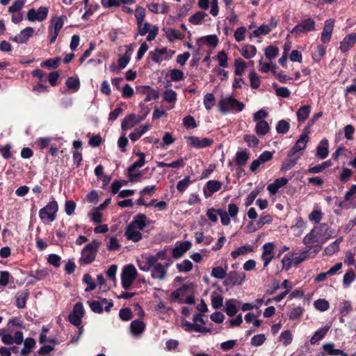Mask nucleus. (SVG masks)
Masks as SVG:
<instances>
[{
    "label": "nucleus",
    "instance_id": "47",
    "mask_svg": "<svg viewBox=\"0 0 356 356\" xmlns=\"http://www.w3.org/2000/svg\"><path fill=\"white\" fill-rule=\"evenodd\" d=\"M303 243L307 246H309L313 243L321 244L318 240H317V236L315 232H314V229L304 237Z\"/></svg>",
    "mask_w": 356,
    "mask_h": 356
},
{
    "label": "nucleus",
    "instance_id": "21",
    "mask_svg": "<svg viewBox=\"0 0 356 356\" xmlns=\"http://www.w3.org/2000/svg\"><path fill=\"white\" fill-rule=\"evenodd\" d=\"M149 224V220L144 214H138L134 218L131 222L129 225L132 227L143 230Z\"/></svg>",
    "mask_w": 356,
    "mask_h": 356
},
{
    "label": "nucleus",
    "instance_id": "12",
    "mask_svg": "<svg viewBox=\"0 0 356 356\" xmlns=\"http://www.w3.org/2000/svg\"><path fill=\"white\" fill-rule=\"evenodd\" d=\"M84 315V309L81 302L75 304L72 312L69 316L70 322L76 326H79Z\"/></svg>",
    "mask_w": 356,
    "mask_h": 356
},
{
    "label": "nucleus",
    "instance_id": "55",
    "mask_svg": "<svg viewBox=\"0 0 356 356\" xmlns=\"http://www.w3.org/2000/svg\"><path fill=\"white\" fill-rule=\"evenodd\" d=\"M166 36L170 42H174L175 40H181L184 35L179 31L171 29L166 33Z\"/></svg>",
    "mask_w": 356,
    "mask_h": 356
},
{
    "label": "nucleus",
    "instance_id": "9",
    "mask_svg": "<svg viewBox=\"0 0 356 356\" xmlns=\"http://www.w3.org/2000/svg\"><path fill=\"white\" fill-rule=\"evenodd\" d=\"M309 132L310 129H309V127H305L302 130V132L300 134L298 140L296 141V144L291 148V149L289 152L288 157H293L299 151L305 149L309 140L308 136Z\"/></svg>",
    "mask_w": 356,
    "mask_h": 356
},
{
    "label": "nucleus",
    "instance_id": "28",
    "mask_svg": "<svg viewBox=\"0 0 356 356\" xmlns=\"http://www.w3.org/2000/svg\"><path fill=\"white\" fill-rule=\"evenodd\" d=\"M211 300L214 309H219L222 306L223 297L220 289H215L211 293Z\"/></svg>",
    "mask_w": 356,
    "mask_h": 356
},
{
    "label": "nucleus",
    "instance_id": "53",
    "mask_svg": "<svg viewBox=\"0 0 356 356\" xmlns=\"http://www.w3.org/2000/svg\"><path fill=\"white\" fill-rule=\"evenodd\" d=\"M325 54V48L323 45H318L316 51L312 54V59L315 63H318Z\"/></svg>",
    "mask_w": 356,
    "mask_h": 356
},
{
    "label": "nucleus",
    "instance_id": "50",
    "mask_svg": "<svg viewBox=\"0 0 356 356\" xmlns=\"http://www.w3.org/2000/svg\"><path fill=\"white\" fill-rule=\"evenodd\" d=\"M67 88L73 91H77L80 87L79 79L77 76L69 77L66 81Z\"/></svg>",
    "mask_w": 356,
    "mask_h": 356
},
{
    "label": "nucleus",
    "instance_id": "31",
    "mask_svg": "<svg viewBox=\"0 0 356 356\" xmlns=\"http://www.w3.org/2000/svg\"><path fill=\"white\" fill-rule=\"evenodd\" d=\"M140 120L134 114L127 115L122 122V129L126 130L139 123Z\"/></svg>",
    "mask_w": 356,
    "mask_h": 356
},
{
    "label": "nucleus",
    "instance_id": "36",
    "mask_svg": "<svg viewBox=\"0 0 356 356\" xmlns=\"http://www.w3.org/2000/svg\"><path fill=\"white\" fill-rule=\"evenodd\" d=\"M270 32V25L263 24L260 26L255 29L250 35V38H258L261 35H265Z\"/></svg>",
    "mask_w": 356,
    "mask_h": 356
},
{
    "label": "nucleus",
    "instance_id": "54",
    "mask_svg": "<svg viewBox=\"0 0 356 356\" xmlns=\"http://www.w3.org/2000/svg\"><path fill=\"white\" fill-rule=\"evenodd\" d=\"M331 165L330 161H326L321 164L315 165L314 167H311L309 168L308 171L310 173H319L323 171L325 168L330 167Z\"/></svg>",
    "mask_w": 356,
    "mask_h": 356
},
{
    "label": "nucleus",
    "instance_id": "1",
    "mask_svg": "<svg viewBox=\"0 0 356 356\" xmlns=\"http://www.w3.org/2000/svg\"><path fill=\"white\" fill-rule=\"evenodd\" d=\"M162 252L156 255H143L141 259L137 260L139 269L144 272H150L151 277L158 282L165 281L168 275L169 263L162 264L159 259L162 258Z\"/></svg>",
    "mask_w": 356,
    "mask_h": 356
},
{
    "label": "nucleus",
    "instance_id": "6",
    "mask_svg": "<svg viewBox=\"0 0 356 356\" xmlns=\"http://www.w3.org/2000/svg\"><path fill=\"white\" fill-rule=\"evenodd\" d=\"M65 19L66 16L65 15L54 17L51 19L49 26V36L51 44L55 42L60 31L63 26Z\"/></svg>",
    "mask_w": 356,
    "mask_h": 356
},
{
    "label": "nucleus",
    "instance_id": "23",
    "mask_svg": "<svg viewBox=\"0 0 356 356\" xmlns=\"http://www.w3.org/2000/svg\"><path fill=\"white\" fill-rule=\"evenodd\" d=\"M23 334L22 332L18 331L15 333L14 336L10 335V334H7L6 335L3 336L2 342L5 344H13L15 343L17 345H19L23 342Z\"/></svg>",
    "mask_w": 356,
    "mask_h": 356
},
{
    "label": "nucleus",
    "instance_id": "57",
    "mask_svg": "<svg viewBox=\"0 0 356 356\" xmlns=\"http://www.w3.org/2000/svg\"><path fill=\"white\" fill-rule=\"evenodd\" d=\"M29 297V293L27 291H24L20 293L16 298V304L17 307L19 309L24 308L26 306V300Z\"/></svg>",
    "mask_w": 356,
    "mask_h": 356
},
{
    "label": "nucleus",
    "instance_id": "15",
    "mask_svg": "<svg viewBox=\"0 0 356 356\" xmlns=\"http://www.w3.org/2000/svg\"><path fill=\"white\" fill-rule=\"evenodd\" d=\"M113 306V302H108L106 299H103L101 301H92L90 302L91 310L98 314L102 313L104 309L106 312H109Z\"/></svg>",
    "mask_w": 356,
    "mask_h": 356
},
{
    "label": "nucleus",
    "instance_id": "34",
    "mask_svg": "<svg viewBox=\"0 0 356 356\" xmlns=\"http://www.w3.org/2000/svg\"><path fill=\"white\" fill-rule=\"evenodd\" d=\"M150 129V125L148 124H144L136 129L132 133L129 134V138L132 141L138 140L145 133Z\"/></svg>",
    "mask_w": 356,
    "mask_h": 356
},
{
    "label": "nucleus",
    "instance_id": "42",
    "mask_svg": "<svg viewBox=\"0 0 356 356\" xmlns=\"http://www.w3.org/2000/svg\"><path fill=\"white\" fill-rule=\"evenodd\" d=\"M343 241V238L340 237L334 241L333 243L327 246L324 252L327 255H332L339 250V245Z\"/></svg>",
    "mask_w": 356,
    "mask_h": 356
},
{
    "label": "nucleus",
    "instance_id": "49",
    "mask_svg": "<svg viewBox=\"0 0 356 356\" xmlns=\"http://www.w3.org/2000/svg\"><path fill=\"white\" fill-rule=\"evenodd\" d=\"M206 16L207 15L204 12L198 11L189 18V22L193 25H197L202 23Z\"/></svg>",
    "mask_w": 356,
    "mask_h": 356
},
{
    "label": "nucleus",
    "instance_id": "24",
    "mask_svg": "<svg viewBox=\"0 0 356 356\" xmlns=\"http://www.w3.org/2000/svg\"><path fill=\"white\" fill-rule=\"evenodd\" d=\"M145 323L140 320H135L130 325L131 333L133 337L138 338L144 332Z\"/></svg>",
    "mask_w": 356,
    "mask_h": 356
},
{
    "label": "nucleus",
    "instance_id": "62",
    "mask_svg": "<svg viewBox=\"0 0 356 356\" xmlns=\"http://www.w3.org/2000/svg\"><path fill=\"white\" fill-rule=\"evenodd\" d=\"M163 99L168 103H174L177 99V93L172 89H168L163 93Z\"/></svg>",
    "mask_w": 356,
    "mask_h": 356
},
{
    "label": "nucleus",
    "instance_id": "45",
    "mask_svg": "<svg viewBox=\"0 0 356 356\" xmlns=\"http://www.w3.org/2000/svg\"><path fill=\"white\" fill-rule=\"evenodd\" d=\"M204 106L207 111H210L216 104V99L212 93H207L203 99Z\"/></svg>",
    "mask_w": 356,
    "mask_h": 356
},
{
    "label": "nucleus",
    "instance_id": "22",
    "mask_svg": "<svg viewBox=\"0 0 356 356\" xmlns=\"http://www.w3.org/2000/svg\"><path fill=\"white\" fill-rule=\"evenodd\" d=\"M191 248V243L187 241L177 243L176 246L172 249V257L175 258H179Z\"/></svg>",
    "mask_w": 356,
    "mask_h": 356
},
{
    "label": "nucleus",
    "instance_id": "51",
    "mask_svg": "<svg viewBox=\"0 0 356 356\" xmlns=\"http://www.w3.org/2000/svg\"><path fill=\"white\" fill-rule=\"evenodd\" d=\"M300 156L296 158L288 157V159L284 161L281 165V170L286 172L291 169L297 163L298 159Z\"/></svg>",
    "mask_w": 356,
    "mask_h": 356
},
{
    "label": "nucleus",
    "instance_id": "19",
    "mask_svg": "<svg viewBox=\"0 0 356 356\" xmlns=\"http://www.w3.org/2000/svg\"><path fill=\"white\" fill-rule=\"evenodd\" d=\"M222 183L217 180H209L203 188L206 198L211 197L214 193L218 191L222 187Z\"/></svg>",
    "mask_w": 356,
    "mask_h": 356
},
{
    "label": "nucleus",
    "instance_id": "10",
    "mask_svg": "<svg viewBox=\"0 0 356 356\" xmlns=\"http://www.w3.org/2000/svg\"><path fill=\"white\" fill-rule=\"evenodd\" d=\"M187 145L196 148L203 149L210 147L213 143V140L209 138H200L195 136L186 137Z\"/></svg>",
    "mask_w": 356,
    "mask_h": 356
},
{
    "label": "nucleus",
    "instance_id": "46",
    "mask_svg": "<svg viewBox=\"0 0 356 356\" xmlns=\"http://www.w3.org/2000/svg\"><path fill=\"white\" fill-rule=\"evenodd\" d=\"M193 263L188 260L185 259L180 263L176 264V267L179 272L188 273L193 268Z\"/></svg>",
    "mask_w": 356,
    "mask_h": 356
},
{
    "label": "nucleus",
    "instance_id": "11",
    "mask_svg": "<svg viewBox=\"0 0 356 356\" xmlns=\"http://www.w3.org/2000/svg\"><path fill=\"white\" fill-rule=\"evenodd\" d=\"M175 51L173 50L168 49L167 48L156 49L154 51H151V57L154 62L160 63L163 60H170Z\"/></svg>",
    "mask_w": 356,
    "mask_h": 356
},
{
    "label": "nucleus",
    "instance_id": "7",
    "mask_svg": "<svg viewBox=\"0 0 356 356\" xmlns=\"http://www.w3.org/2000/svg\"><path fill=\"white\" fill-rule=\"evenodd\" d=\"M316 29V22L315 21L311 18L308 17L301 22L296 25L292 30L290 31V33L295 37L300 36L302 33H305L307 32L313 31Z\"/></svg>",
    "mask_w": 356,
    "mask_h": 356
},
{
    "label": "nucleus",
    "instance_id": "52",
    "mask_svg": "<svg viewBox=\"0 0 356 356\" xmlns=\"http://www.w3.org/2000/svg\"><path fill=\"white\" fill-rule=\"evenodd\" d=\"M314 306L316 309L320 312H325L329 309L330 304L325 299H318L314 301Z\"/></svg>",
    "mask_w": 356,
    "mask_h": 356
},
{
    "label": "nucleus",
    "instance_id": "20",
    "mask_svg": "<svg viewBox=\"0 0 356 356\" xmlns=\"http://www.w3.org/2000/svg\"><path fill=\"white\" fill-rule=\"evenodd\" d=\"M356 42V33H351L344 37L340 42L339 49L342 53L348 51Z\"/></svg>",
    "mask_w": 356,
    "mask_h": 356
},
{
    "label": "nucleus",
    "instance_id": "39",
    "mask_svg": "<svg viewBox=\"0 0 356 356\" xmlns=\"http://www.w3.org/2000/svg\"><path fill=\"white\" fill-rule=\"evenodd\" d=\"M328 330H329L328 326H325V327H321V328L318 329V330H316L314 332L312 337L311 338L310 343L312 344H315L316 342H318V341L323 339L325 337V336L326 335L327 332H328Z\"/></svg>",
    "mask_w": 356,
    "mask_h": 356
},
{
    "label": "nucleus",
    "instance_id": "18",
    "mask_svg": "<svg viewBox=\"0 0 356 356\" xmlns=\"http://www.w3.org/2000/svg\"><path fill=\"white\" fill-rule=\"evenodd\" d=\"M193 321L195 325V332H201V333H218V331L213 332L210 328H207L204 326L205 322L202 317L200 314H197L193 316Z\"/></svg>",
    "mask_w": 356,
    "mask_h": 356
},
{
    "label": "nucleus",
    "instance_id": "58",
    "mask_svg": "<svg viewBox=\"0 0 356 356\" xmlns=\"http://www.w3.org/2000/svg\"><path fill=\"white\" fill-rule=\"evenodd\" d=\"M61 62V58L58 57L56 58H50L45 61H44L41 65L47 67L48 69H54L56 68L60 63Z\"/></svg>",
    "mask_w": 356,
    "mask_h": 356
},
{
    "label": "nucleus",
    "instance_id": "13",
    "mask_svg": "<svg viewBox=\"0 0 356 356\" xmlns=\"http://www.w3.org/2000/svg\"><path fill=\"white\" fill-rule=\"evenodd\" d=\"M49 10L47 7H40L37 10L33 8L30 9L27 13V19L30 22L44 20L48 15Z\"/></svg>",
    "mask_w": 356,
    "mask_h": 356
},
{
    "label": "nucleus",
    "instance_id": "33",
    "mask_svg": "<svg viewBox=\"0 0 356 356\" xmlns=\"http://www.w3.org/2000/svg\"><path fill=\"white\" fill-rule=\"evenodd\" d=\"M245 280V275L243 273H238L237 272H231L227 278V281L230 282L233 285H241Z\"/></svg>",
    "mask_w": 356,
    "mask_h": 356
},
{
    "label": "nucleus",
    "instance_id": "16",
    "mask_svg": "<svg viewBox=\"0 0 356 356\" xmlns=\"http://www.w3.org/2000/svg\"><path fill=\"white\" fill-rule=\"evenodd\" d=\"M334 22L335 21L332 18L325 20L321 36V41L323 43H327L330 41L334 26Z\"/></svg>",
    "mask_w": 356,
    "mask_h": 356
},
{
    "label": "nucleus",
    "instance_id": "25",
    "mask_svg": "<svg viewBox=\"0 0 356 356\" xmlns=\"http://www.w3.org/2000/svg\"><path fill=\"white\" fill-rule=\"evenodd\" d=\"M329 143L326 138L322 139L316 148V156L321 159H325L329 154Z\"/></svg>",
    "mask_w": 356,
    "mask_h": 356
},
{
    "label": "nucleus",
    "instance_id": "2",
    "mask_svg": "<svg viewBox=\"0 0 356 356\" xmlns=\"http://www.w3.org/2000/svg\"><path fill=\"white\" fill-rule=\"evenodd\" d=\"M244 104L231 95L222 97L218 102L219 111L222 114L241 112L244 108Z\"/></svg>",
    "mask_w": 356,
    "mask_h": 356
},
{
    "label": "nucleus",
    "instance_id": "37",
    "mask_svg": "<svg viewBox=\"0 0 356 356\" xmlns=\"http://www.w3.org/2000/svg\"><path fill=\"white\" fill-rule=\"evenodd\" d=\"M323 349L324 353L322 354L323 356H325V354L329 355H339V354L343 353V350L339 349L334 348V343H326L323 345Z\"/></svg>",
    "mask_w": 356,
    "mask_h": 356
},
{
    "label": "nucleus",
    "instance_id": "5",
    "mask_svg": "<svg viewBox=\"0 0 356 356\" xmlns=\"http://www.w3.org/2000/svg\"><path fill=\"white\" fill-rule=\"evenodd\" d=\"M137 275V270L134 265L129 264L124 266L121 273L122 288L125 290L130 289Z\"/></svg>",
    "mask_w": 356,
    "mask_h": 356
},
{
    "label": "nucleus",
    "instance_id": "61",
    "mask_svg": "<svg viewBox=\"0 0 356 356\" xmlns=\"http://www.w3.org/2000/svg\"><path fill=\"white\" fill-rule=\"evenodd\" d=\"M323 213L320 209H314L309 215V220L314 223H318L322 219Z\"/></svg>",
    "mask_w": 356,
    "mask_h": 356
},
{
    "label": "nucleus",
    "instance_id": "48",
    "mask_svg": "<svg viewBox=\"0 0 356 356\" xmlns=\"http://www.w3.org/2000/svg\"><path fill=\"white\" fill-rule=\"evenodd\" d=\"M273 88L278 97L287 98L291 95L290 90L286 87H279L277 83H273Z\"/></svg>",
    "mask_w": 356,
    "mask_h": 356
},
{
    "label": "nucleus",
    "instance_id": "14",
    "mask_svg": "<svg viewBox=\"0 0 356 356\" xmlns=\"http://www.w3.org/2000/svg\"><path fill=\"white\" fill-rule=\"evenodd\" d=\"M274 248L275 245L273 243H266L262 246L263 251L261 258L264 261V268L267 267L274 258Z\"/></svg>",
    "mask_w": 356,
    "mask_h": 356
},
{
    "label": "nucleus",
    "instance_id": "64",
    "mask_svg": "<svg viewBox=\"0 0 356 356\" xmlns=\"http://www.w3.org/2000/svg\"><path fill=\"white\" fill-rule=\"evenodd\" d=\"M355 275L353 270H350L343 276V284L345 287H348L350 284L355 280Z\"/></svg>",
    "mask_w": 356,
    "mask_h": 356
},
{
    "label": "nucleus",
    "instance_id": "29",
    "mask_svg": "<svg viewBox=\"0 0 356 356\" xmlns=\"http://www.w3.org/2000/svg\"><path fill=\"white\" fill-rule=\"evenodd\" d=\"M239 51L245 58L250 59L256 56L257 49L252 44H245L239 49Z\"/></svg>",
    "mask_w": 356,
    "mask_h": 356
},
{
    "label": "nucleus",
    "instance_id": "44",
    "mask_svg": "<svg viewBox=\"0 0 356 356\" xmlns=\"http://www.w3.org/2000/svg\"><path fill=\"white\" fill-rule=\"evenodd\" d=\"M249 159V154L247 150L238 151L236 154L235 162L238 165H243Z\"/></svg>",
    "mask_w": 356,
    "mask_h": 356
},
{
    "label": "nucleus",
    "instance_id": "27",
    "mask_svg": "<svg viewBox=\"0 0 356 356\" xmlns=\"http://www.w3.org/2000/svg\"><path fill=\"white\" fill-rule=\"evenodd\" d=\"M128 240L133 242H138L143 238V235L139 229H136L130 225H128L124 233Z\"/></svg>",
    "mask_w": 356,
    "mask_h": 356
},
{
    "label": "nucleus",
    "instance_id": "30",
    "mask_svg": "<svg viewBox=\"0 0 356 356\" xmlns=\"http://www.w3.org/2000/svg\"><path fill=\"white\" fill-rule=\"evenodd\" d=\"M238 302L235 299H229L226 300L225 305V312L229 316H234L238 312Z\"/></svg>",
    "mask_w": 356,
    "mask_h": 356
},
{
    "label": "nucleus",
    "instance_id": "3",
    "mask_svg": "<svg viewBox=\"0 0 356 356\" xmlns=\"http://www.w3.org/2000/svg\"><path fill=\"white\" fill-rule=\"evenodd\" d=\"M58 205L55 200H51L39 211V217L44 224H50L56 219Z\"/></svg>",
    "mask_w": 356,
    "mask_h": 356
},
{
    "label": "nucleus",
    "instance_id": "40",
    "mask_svg": "<svg viewBox=\"0 0 356 356\" xmlns=\"http://www.w3.org/2000/svg\"><path fill=\"white\" fill-rule=\"evenodd\" d=\"M247 69L246 63L241 58H236L234 60V74L237 76H241L245 73Z\"/></svg>",
    "mask_w": 356,
    "mask_h": 356
},
{
    "label": "nucleus",
    "instance_id": "43",
    "mask_svg": "<svg viewBox=\"0 0 356 356\" xmlns=\"http://www.w3.org/2000/svg\"><path fill=\"white\" fill-rule=\"evenodd\" d=\"M256 122L255 131L257 134L259 136L266 135L270 129L268 122L265 120Z\"/></svg>",
    "mask_w": 356,
    "mask_h": 356
},
{
    "label": "nucleus",
    "instance_id": "38",
    "mask_svg": "<svg viewBox=\"0 0 356 356\" xmlns=\"http://www.w3.org/2000/svg\"><path fill=\"white\" fill-rule=\"evenodd\" d=\"M311 113V106L309 105H304L301 106L297 111L296 115L298 122H303L306 120L309 113Z\"/></svg>",
    "mask_w": 356,
    "mask_h": 356
},
{
    "label": "nucleus",
    "instance_id": "8",
    "mask_svg": "<svg viewBox=\"0 0 356 356\" xmlns=\"http://www.w3.org/2000/svg\"><path fill=\"white\" fill-rule=\"evenodd\" d=\"M314 232H315L317 240H318L321 244L337 235L336 232L330 229L326 223H322L316 226L314 228Z\"/></svg>",
    "mask_w": 356,
    "mask_h": 356
},
{
    "label": "nucleus",
    "instance_id": "35",
    "mask_svg": "<svg viewBox=\"0 0 356 356\" xmlns=\"http://www.w3.org/2000/svg\"><path fill=\"white\" fill-rule=\"evenodd\" d=\"M252 251H253V248L252 245H242V246L236 248V250H233L231 252V256L234 259H235L241 255H245L248 253L252 252Z\"/></svg>",
    "mask_w": 356,
    "mask_h": 356
},
{
    "label": "nucleus",
    "instance_id": "41",
    "mask_svg": "<svg viewBox=\"0 0 356 356\" xmlns=\"http://www.w3.org/2000/svg\"><path fill=\"white\" fill-rule=\"evenodd\" d=\"M276 69V65L273 64L271 62H264L262 60L259 61V70L263 73L272 72V73L274 74H275Z\"/></svg>",
    "mask_w": 356,
    "mask_h": 356
},
{
    "label": "nucleus",
    "instance_id": "59",
    "mask_svg": "<svg viewBox=\"0 0 356 356\" xmlns=\"http://www.w3.org/2000/svg\"><path fill=\"white\" fill-rule=\"evenodd\" d=\"M264 51L266 57L271 60L277 56L279 49L275 46H268L265 49Z\"/></svg>",
    "mask_w": 356,
    "mask_h": 356
},
{
    "label": "nucleus",
    "instance_id": "32",
    "mask_svg": "<svg viewBox=\"0 0 356 356\" xmlns=\"http://www.w3.org/2000/svg\"><path fill=\"white\" fill-rule=\"evenodd\" d=\"M137 155L140 157L138 160L136 161L129 168V172L131 176V180L133 181V179L136 177V175H134L131 174L136 168H139L143 167L145 165V154L143 152L138 153Z\"/></svg>",
    "mask_w": 356,
    "mask_h": 356
},
{
    "label": "nucleus",
    "instance_id": "56",
    "mask_svg": "<svg viewBox=\"0 0 356 356\" xmlns=\"http://www.w3.org/2000/svg\"><path fill=\"white\" fill-rule=\"evenodd\" d=\"M352 310V305L350 301L343 300L339 304V312L342 316L348 315Z\"/></svg>",
    "mask_w": 356,
    "mask_h": 356
},
{
    "label": "nucleus",
    "instance_id": "26",
    "mask_svg": "<svg viewBox=\"0 0 356 356\" xmlns=\"http://www.w3.org/2000/svg\"><path fill=\"white\" fill-rule=\"evenodd\" d=\"M149 11L156 14H165L168 11V6L165 2L161 3L151 2L147 6Z\"/></svg>",
    "mask_w": 356,
    "mask_h": 356
},
{
    "label": "nucleus",
    "instance_id": "60",
    "mask_svg": "<svg viewBox=\"0 0 356 356\" xmlns=\"http://www.w3.org/2000/svg\"><path fill=\"white\" fill-rule=\"evenodd\" d=\"M138 33L140 35H146L152 29V26L149 22H140L137 24Z\"/></svg>",
    "mask_w": 356,
    "mask_h": 356
},
{
    "label": "nucleus",
    "instance_id": "4",
    "mask_svg": "<svg viewBox=\"0 0 356 356\" xmlns=\"http://www.w3.org/2000/svg\"><path fill=\"white\" fill-rule=\"evenodd\" d=\"M100 244L99 241L94 240L90 243L86 245L82 250L81 261L85 264L92 263L95 259Z\"/></svg>",
    "mask_w": 356,
    "mask_h": 356
},
{
    "label": "nucleus",
    "instance_id": "63",
    "mask_svg": "<svg viewBox=\"0 0 356 356\" xmlns=\"http://www.w3.org/2000/svg\"><path fill=\"white\" fill-rule=\"evenodd\" d=\"M246 33V28L245 26H240L234 31V38L236 42H241L245 40Z\"/></svg>",
    "mask_w": 356,
    "mask_h": 356
},
{
    "label": "nucleus",
    "instance_id": "17",
    "mask_svg": "<svg viewBox=\"0 0 356 356\" xmlns=\"http://www.w3.org/2000/svg\"><path fill=\"white\" fill-rule=\"evenodd\" d=\"M34 29L32 27H26L22 30L19 34L10 37V40L18 44H23L27 42L29 38L33 35Z\"/></svg>",
    "mask_w": 356,
    "mask_h": 356
}]
</instances>
